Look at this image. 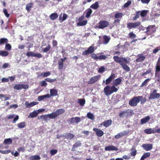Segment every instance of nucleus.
Returning <instances> with one entry per match:
<instances>
[{"label":"nucleus","instance_id":"nucleus-1","mask_svg":"<svg viewBox=\"0 0 160 160\" xmlns=\"http://www.w3.org/2000/svg\"><path fill=\"white\" fill-rule=\"evenodd\" d=\"M118 90V88L112 86H107L104 88V92L107 96L111 95L113 92H116Z\"/></svg>","mask_w":160,"mask_h":160},{"label":"nucleus","instance_id":"nucleus-2","mask_svg":"<svg viewBox=\"0 0 160 160\" xmlns=\"http://www.w3.org/2000/svg\"><path fill=\"white\" fill-rule=\"evenodd\" d=\"M142 96H138L134 97L129 102V104L131 106H135L140 102V100L142 99Z\"/></svg>","mask_w":160,"mask_h":160},{"label":"nucleus","instance_id":"nucleus-3","mask_svg":"<svg viewBox=\"0 0 160 160\" xmlns=\"http://www.w3.org/2000/svg\"><path fill=\"white\" fill-rule=\"evenodd\" d=\"M113 58L116 62L119 63L120 65L122 62H124L126 63H129V61L123 57H119L118 56H114Z\"/></svg>","mask_w":160,"mask_h":160},{"label":"nucleus","instance_id":"nucleus-4","mask_svg":"<svg viewBox=\"0 0 160 160\" xmlns=\"http://www.w3.org/2000/svg\"><path fill=\"white\" fill-rule=\"evenodd\" d=\"M141 22L139 21H137L135 22H129L127 24V28L129 29H130L132 28H136L138 27H140Z\"/></svg>","mask_w":160,"mask_h":160},{"label":"nucleus","instance_id":"nucleus-5","mask_svg":"<svg viewBox=\"0 0 160 160\" xmlns=\"http://www.w3.org/2000/svg\"><path fill=\"white\" fill-rule=\"evenodd\" d=\"M132 112L133 111L132 110H125L120 112L119 114V116L121 118L126 117L132 115Z\"/></svg>","mask_w":160,"mask_h":160},{"label":"nucleus","instance_id":"nucleus-6","mask_svg":"<svg viewBox=\"0 0 160 160\" xmlns=\"http://www.w3.org/2000/svg\"><path fill=\"white\" fill-rule=\"evenodd\" d=\"M50 119H54V118L52 113L44 115H42L40 116L39 119H42L44 121H47Z\"/></svg>","mask_w":160,"mask_h":160},{"label":"nucleus","instance_id":"nucleus-7","mask_svg":"<svg viewBox=\"0 0 160 160\" xmlns=\"http://www.w3.org/2000/svg\"><path fill=\"white\" fill-rule=\"evenodd\" d=\"M160 97V94L157 93L156 90H154L150 94L148 99H156Z\"/></svg>","mask_w":160,"mask_h":160},{"label":"nucleus","instance_id":"nucleus-8","mask_svg":"<svg viewBox=\"0 0 160 160\" xmlns=\"http://www.w3.org/2000/svg\"><path fill=\"white\" fill-rule=\"evenodd\" d=\"M109 25V22L106 21L102 20L98 23V27L100 29H103L107 27Z\"/></svg>","mask_w":160,"mask_h":160},{"label":"nucleus","instance_id":"nucleus-9","mask_svg":"<svg viewBox=\"0 0 160 160\" xmlns=\"http://www.w3.org/2000/svg\"><path fill=\"white\" fill-rule=\"evenodd\" d=\"M28 87L29 85H28L18 84L15 85L13 88L15 89L19 90L22 89H27L28 88Z\"/></svg>","mask_w":160,"mask_h":160},{"label":"nucleus","instance_id":"nucleus-10","mask_svg":"<svg viewBox=\"0 0 160 160\" xmlns=\"http://www.w3.org/2000/svg\"><path fill=\"white\" fill-rule=\"evenodd\" d=\"M65 112V110L63 108L59 109L57 110L56 112H52V114L54 118H57L59 115L62 114Z\"/></svg>","mask_w":160,"mask_h":160},{"label":"nucleus","instance_id":"nucleus-11","mask_svg":"<svg viewBox=\"0 0 160 160\" xmlns=\"http://www.w3.org/2000/svg\"><path fill=\"white\" fill-rule=\"evenodd\" d=\"M100 75H96L92 77L89 81H88V84L94 83L97 82L100 78Z\"/></svg>","mask_w":160,"mask_h":160},{"label":"nucleus","instance_id":"nucleus-12","mask_svg":"<svg viewBox=\"0 0 160 160\" xmlns=\"http://www.w3.org/2000/svg\"><path fill=\"white\" fill-rule=\"evenodd\" d=\"M94 51V49L93 47L91 46L89 47L88 50L83 51L82 54L83 55H87L88 54H91L93 53Z\"/></svg>","mask_w":160,"mask_h":160},{"label":"nucleus","instance_id":"nucleus-13","mask_svg":"<svg viewBox=\"0 0 160 160\" xmlns=\"http://www.w3.org/2000/svg\"><path fill=\"white\" fill-rule=\"evenodd\" d=\"M69 121L71 123H78L80 122L81 118L78 117H72L71 118Z\"/></svg>","mask_w":160,"mask_h":160},{"label":"nucleus","instance_id":"nucleus-14","mask_svg":"<svg viewBox=\"0 0 160 160\" xmlns=\"http://www.w3.org/2000/svg\"><path fill=\"white\" fill-rule=\"evenodd\" d=\"M129 133V132L127 131H124L123 132H121L118 134H117L115 136V138L117 139H119L125 135H127Z\"/></svg>","mask_w":160,"mask_h":160},{"label":"nucleus","instance_id":"nucleus-15","mask_svg":"<svg viewBox=\"0 0 160 160\" xmlns=\"http://www.w3.org/2000/svg\"><path fill=\"white\" fill-rule=\"evenodd\" d=\"M142 147L146 151L151 150L152 148V145L151 144H144L142 145Z\"/></svg>","mask_w":160,"mask_h":160},{"label":"nucleus","instance_id":"nucleus-16","mask_svg":"<svg viewBox=\"0 0 160 160\" xmlns=\"http://www.w3.org/2000/svg\"><path fill=\"white\" fill-rule=\"evenodd\" d=\"M93 130L96 132L97 135L99 137H101L104 134L103 132L100 129L94 128Z\"/></svg>","mask_w":160,"mask_h":160},{"label":"nucleus","instance_id":"nucleus-17","mask_svg":"<svg viewBox=\"0 0 160 160\" xmlns=\"http://www.w3.org/2000/svg\"><path fill=\"white\" fill-rule=\"evenodd\" d=\"M115 78V74L113 73H112L110 76L106 80V85L109 84Z\"/></svg>","mask_w":160,"mask_h":160},{"label":"nucleus","instance_id":"nucleus-18","mask_svg":"<svg viewBox=\"0 0 160 160\" xmlns=\"http://www.w3.org/2000/svg\"><path fill=\"white\" fill-rule=\"evenodd\" d=\"M144 132L147 134L155 133L157 132V130H155L154 128L145 129L144 130Z\"/></svg>","mask_w":160,"mask_h":160},{"label":"nucleus","instance_id":"nucleus-19","mask_svg":"<svg viewBox=\"0 0 160 160\" xmlns=\"http://www.w3.org/2000/svg\"><path fill=\"white\" fill-rule=\"evenodd\" d=\"M118 150L117 148L112 145L106 146L105 148V150L106 151H117Z\"/></svg>","mask_w":160,"mask_h":160},{"label":"nucleus","instance_id":"nucleus-20","mask_svg":"<svg viewBox=\"0 0 160 160\" xmlns=\"http://www.w3.org/2000/svg\"><path fill=\"white\" fill-rule=\"evenodd\" d=\"M137 57L138 58L135 60L137 62H142L145 58V56L142 54H138Z\"/></svg>","mask_w":160,"mask_h":160},{"label":"nucleus","instance_id":"nucleus-21","mask_svg":"<svg viewBox=\"0 0 160 160\" xmlns=\"http://www.w3.org/2000/svg\"><path fill=\"white\" fill-rule=\"evenodd\" d=\"M81 145V143L80 141H78L76 142L73 145L72 148V151H74L76 150V149L78 147H80Z\"/></svg>","mask_w":160,"mask_h":160},{"label":"nucleus","instance_id":"nucleus-22","mask_svg":"<svg viewBox=\"0 0 160 160\" xmlns=\"http://www.w3.org/2000/svg\"><path fill=\"white\" fill-rule=\"evenodd\" d=\"M122 80L120 78H118L114 80L112 82V86L115 87L120 84L122 82Z\"/></svg>","mask_w":160,"mask_h":160},{"label":"nucleus","instance_id":"nucleus-23","mask_svg":"<svg viewBox=\"0 0 160 160\" xmlns=\"http://www.w3.org/2000/svg\"><path fill=\"white\" fill-rule=\"evenodd\" d=\"M62 13H61L59 15V20L60 22H62L64 21H65L67 18L68 15L65 13H64L63 14L62 17Z\"/></svg>","mask_w":160,"mask_h":160},{"label":"nucleus","instance_id":"nucleus-24","mask_svg":"<svg viewBox=\"0 0 160 160\" xmlns=\"http://www.w3.org/2000/svg\"><path fill=\"white\" fill-rule=\"evenodd\" d=\"M38 102H37L33 101L32 102L29 103L28 102H26L25 103V105L27 108H29L33 107L38 104Z\"/></svg>","mask_w":160,"mask_h":160},{"label":"nucleus","instance_id":"nucleus-25","mask_svg":"<svg viewBox=\"0 0 160 160\" xmlns=\"http://www.w3.org/2000/svg\"><path fill=\"white\" fill-rule=\"evenodd\" d=\"M127 63L122 62L121 63L120 65L122 66V68L127 72H129L130 71V68L127 64Z\"/></svg>","mask_w":160,"mask_h":160},{"label":"nucleus","instance_id":"nucleus-26","mask_svg":"<svg viewBox=\"0 0 160 160\" xmlns=\"http://www.w3.org/2000/svg\"><path fill=\"white\" fill-rule=\"evenodd\" d=\"M58 91L55 88L51 89L50 90V97L51 96H55L58 95Z\"/></svg>","mask_w":160,"mask_h":160},{"label":"nucleus","instance_id":"nucleus-27","mask_svg":"<svg viewBox=\"0 0 160 160\" xmlns=\"http://www.w3.org/2000/svg\"><path fill=\"white\" fill-rule=\"evenodd\" d=\"M38 114V112L37 110H34L28 116V118H34L36 117Z\"/></svg>","mask_w":160,"mask_h":160},{"label":"nucleus","instance_id":"nucleus-28","mask_svg":"<svg viewBox=\"0 0 160 160\" xmlns=\"http://www.w3.org/2000/svg\"><path fill=\"white\" fill-rule=\"evenodd\" d=\"M50 98V96L48 94L38 96V101L40 102L44 99L49 98Z\"/></svg>","mask_w":160,"mask_h":160},{"label":"nucleus","instance_id":"nucleus-29","mask_svg":"<svg viewBox=\"0 0 160 160\" xmlns=\"http://www.w3.org/2000/svg\"><path fill=\"white\" fill-rule=\"evenodd\" d=\"M75 136V135L71 133H65L64 136L66 139L71 140Z\"/></svg>","mask_w":160,"mask_h":160},{"label":"nucleus","instance_id":"nucleus-30","mask_svg":"<svg viewBox=\"0 0 160 160\" xmlns=\"http://www.w3.org/2000/svg\"><path fill=\"white\" fill-rule=\"evenodd\" d=\"M150 118L149 116H147L146 117L142 119L141 120V124L142 125L148 122L150 120Z\"/></svg>","mask_w":160,"mask_h":160},{"label":"nucleus","instance_id":"nucleus-31","mask_svg":"<svg viewBox=\"0 0 160 160\" xmlns=\"http://www.w3.org/2000/svg\"><path fill=\"white\" fill-rule=\"evenodd\" d=\"M112 123V120L109 119L105 121L103 123V125L106 127H107L110 126Z\"/></svg>","mask_w":160,"mask_h":160},{"label":"nucleus","instance_id":"nucleus-32","mask_svg":"<svg viewBox=\"0 0 160 160\" xmlns=\"http://www.w3.org/2000/svg\"><path fill=\"white\" fill-rule=\"evenodd\" d=\"M58 17V14L56 13H53L49 16L50 18L52 21L55 20Z\"/></svg>","mask_w":160,"mask_h":160},{"label":"nucleus","instance_id":"nucleus-33","mask_svg":"<svg viewBox=\"0 0 160 160\" xmlns=\"http://www.w3.org/2000/svg\"><path fill=\"white\" fill-rule=\"evenodd\" d=\"M10 98V97H7L6 95L0 94V99H1L2 101H5L9 99Z\"/></svg>","mask_w":160,"mask_h":160},{"label":"nucleus","instance_id":"nucleus-34","mask_svg":"<svg viewBox=\"0 0 160 160\" xmlns=\"http://www.w3.org/2000/svg\"><path fill=\"white\" fill-rule=\"evenodd\" d=\"M99 7L98 3V2H95L94 3L92 4L90 6V8L96 10L98 9Z\"/></svg>","mask_w":160,"mask_h":160},{"label":"nucleus","instance_id":"nucleus-35","mask_svg":"<svg viewBox=\"0 0 160 160\" xmlns=\"http://www.w3.org/2000/svg\"><path fill=\"white\" fill-rule=\"evenodd\" d=\"M33 4L32 3H29L28 4L26 7V9L28 12H29L33 6Z\"/></svg>","mask_w":160,"mask_h":160},{"label":"nucleus","instance_id":"nucleus-36","mask_svg":"<svg viewBox=\"0 0 160 160\" xmlns=\"http://www.w3.org/2000/svg\"><path fill=\"white\" fill-rule=\"evenodd\" d=\"M150 155V153L147 152L145 153L141 157L140 160H144L146 158L149 157Z\"/></svg>","mask_w":160,"mask_h":160},{"label":"nucleus","instance_id":"nucleus-37","mask_svg":"<svg viewBox=\"0 0 160 160\" xmlns=\"http://www.w3.org/2000/svg\"><path fill=\"white\" fill-rule=\"evenodd\" d=\"M103 43L106 44L109 42L110 38L107 36L104 35L103 36Z\"/></svg>","mask_w":160,"mask_h":160},{"label":"nucleus","instance_id":"nucleus-38","mask_svg":"<svg viewBox=\"0 0 160 160\" xmlns=\"http://www.w3.org/2000/svg\"><path fill=\"white\" fill-rule=\"evenodd\" d=\"M12 140L11 138L5 139L4 140V143L5 144H10L12 143Z\"/></svg>","mask_w":160,"mask_h":160},{"label":"nucleus","instance_id":"nucleus-39","mask_svg":"<svg viewBox=\"0 0 160 160\" xmlns=\"http://www.w3.org/2000/svg\"><path fill=\"white\" fill-rule=\"evenodd\" d=\"M40 159V157L38 155L32 156L29 158V160H39Z\"/></svg>","mask_w":160,"mask_h":160},{"label":"nucleus","instance_id":"nucleus-40","mask_svg":"<svg viewBox=\"0 0 160 160\" xmlns=\"http://www.w3.org/2000/svg\"><path fill=\"white\" fill-rule=\"evenodd\" d=\"M92 11L90 8L88 9L86 11V14L85 17L86 18H89L92 13Z\"/></svg>","mask_w":160,"mask_h":160},{"label":"nucleus","instance_id":"nucleus-41","mask_svg":"<svg viewBox=\"0 0 160 160\" xmlns=\"http://www.w3.org/2000/svg\"><path fill=\"white\" fill-rule=\"evenodd\" d=\"M137 154V151L135 148H132L131 149L130 154L131 156L135 157Z\"/></svg>","mask_w":160,"mask_h":160},{"label":"nucleus","instance_id":"nucleus-42","mask_svg":"<svg viewBox=\"0 0 160 160\" xmlns=\"http://www.w3.org/2000/svg\"><path fill=\"white\" fill-rule=\"evenodd\" d=\"M9 54L8 52L5 51H0V56L2 57H6Z\"/></svg>","mask_w":160,"mask_h":160},{"label":"nucleus","instance_id":"nucleus-43","mask_svg":"<svg viewBox=\"0 0 160 160\" xmlns=\"http://www.w3.org/2000/svg\"><path fill=\"white\" fill-rule=\"evenodd\" d=\"M26 126V123L24 122H21L17 124V126L19 128H24Z\"/></svg>","mask_w":160,"mask_h":160},{"label":"nucleus","instance_id":"nucleus-44","mask_svg":"<svg viewBox=\"0 0 160 160\" xmlns=\"http://www.w3.org/2000/svg\"><path fill=\"white\" fill-rule=\"evenodd\" d=\"M78 102L81 106H83L85 103V100L84 99H79L78 100Z\"/></svg>","mask_w":160,"mask_h":160},{"label":"nucleus","instance_id":"nucleus-45","mask_svg":"<svg viewBox=\"0 0 160 160\" xmlns=\"http://www.w3.org/2000/svg\"><path fill=\"white\" fill-rule=\"evenodd\" d=\"M87 118L93 120L94 119L95 117L94 115L90 112H88L87 114Z\"/></svg>","mask_w":160,"mask_h":160},{"label":"nucleus","instance_id":"nucleus-46","mask_svg":"<svg viewBox=\"0 0 160 160\" xmlns=\"http://www.w3.org/2000/svg\"><path fill=\"white\" fill-rule=\"evenodd\" d=\"M123 14L122 12L117 13L115 15L114 18H122V17Z\"/></svg>","mask_w":160,"mask_h":160},{"label":"nucleus","instance_id":"nucleus-47","mask_svg":"<svg viewBox=\"0 0 160 160\" xmlns=\"http://www.w3.org/2000/svg\"><path fill=\"white\" fill-rule=\"evenodd\" d=\"M150 78H148L145 80L142 83L141 85V87H143L144 86H146L147 84V83L151 80Z\"/></svg>","mask_w":160,"mask_h":160},{"label":"nucleus","instance_id":"nucleus-48","mask_svg":"<svg viewBox=\"0 0 160 160\" xmlns=\"http://www.w3.org/2000/svg\"><path fill=\"white\" fill-rule=\"evenodd\" d=\"M8 42V39L6 38H1L0 39V43L1 44L4 43H7Z\"/></svg>","mask_w":160,"mask_h":160},{"label":"nucleus","instance_id":"nucleus-49","mask_svg":"<svg viewBox=\"0 0 160 160\" xmlns=\"http://www.w3.org/2000/svg\"><path fill=\"white\" fill-rule=\"evenodd\" d=\"M87 23V21L86 20L83 21L82 22H80L77 23V25L79 26H83L85 25Z\"/></svg>","mask_w":160,"mask_h":160},{"label":"nucleus","instance_id":"nucleus-50","mask_svg":"<svg viewBox=\"0 0 160 160\" xmlns=\"http://www.w3.org/2000/svg\"><path fill=\"white\" fill-rule=\"evenodd\" d=\"M129 37L131 39H134L136 38V35L133 33V32H131L129 33Z\"/></svg>","mask_w":160,"mask_h":160},{"label":"nucleus","instance_id":"nucleus-51","mask_svg":"<svg viewBox=\"0 0 160 160\" xmlns=\"http://www.w3.org/2000/svg\"><path fill=\"white\" fill-rule=\"evenodd\" d=\"M58 68L59 69H62L63 65V62L60 60L58 61Z\"/></svg>","mask_w":160,"mask_h":160},{"label":"nucleus","instance_id":"nucleus-52","mask_svg":"<svg viewBox=\"0 0 160 160\" xmlns=\"http://www.w3.org/2000/svg\"><path fill=\"white\" fill-rule=\"evenodd\" d=\"M147 10H144L141 11L140 13L141 16L142 17L145 16L147 14Z\"/></svg>","mask_w":160,"mask_h":160},{"label":"nucleus","instance_id":"nucleus-53","mask_svg":"<svg viewBox=\"0 0 160 160\" xmlns=\"http://www.w3.org/2000/svg\"><path fill=\"white\" fill-rule=\"evenodd\" d=\"M50 48V46L49 44L48 45V46L45 48H42V51L45 52H46L49 51Z\"/></svg>","mask_w":160,"mask_h":160},{"label":"nucleus","instance_id":"nucleus-54","mask_svg":"<svg viewBox=\"0 0 160 160\" xmlns=\"http://www.w3.org/2000/svg\"><path fill=\"white\" fill-rule=\"evenodd\" d=\"M46 81L49 82H53L55 81L56 80V79H51L49 78H47L45 79Z\"/></svg>","mask_w":160,"mask_h":160},{"label":"nucleus","instance_id":"nucleus-55","mask_svg":"<svg viewBox=\"0 0 160 160\" xmlns=\"http://www.w3.org/2000/svg\"><path fill=\"white\" fill-rule=\"evenodd\" d=\"M35 53L32 52H28L27 54L26 55L28 57H34Z\"/></svg>","mask_w":160,"mask_h":160},{"label":"nucleus","instance_id":"nucleus-56","mask_svg":"<svg viewBox=\"0 0 160 160\" xmlns=\"http://www.w3.org/2000/svg\"><path fill=\"white\" fill-rule=\"evenodd\" d=\"M105 70V69L103 66H101L98 70V72L100 73L103 72Z\"/></svg>","mask_w":160,"mask_h":160},{"label":"nucleus","instance_id":"nucleus-57","mask_svg":"<svg viewBox=\"0 0 160 160\" xmlns=\"http://www.w3.org/2000/svg\"><path fill=\"white\" fill-rule=\"evenodd\" d=\"M11 45L9 43H6L5 45V49L7 50H10L11 49Z\"/></svg>","mask_w":160,"mask_h":160},{"label":"nucleus","instance_id":"nucleus-58","mask_svg":"<svg viewBox=\"0 0 160 160\" xmlns=\"http://www.w3.org/2000/svg\"><path fill=\"white\" fill-rule=\"evenodd\" d=\"M131 3V1L130 0H128L127 2L125 3L124 5V8L128 7Z\"/></svg>","mask_w":160,"mask_h":160},{"label":"nucleus","instance_id":"nucleus-59","mask_svg":"<svg viewBox=\"0 0 160 160\" xmlns=\"http://www.w3.org/2000/svg\"><path fill=\"white\" fill-rule=\"evenodd\" d=\"M58 152V151L56 149H52L50 151V154L51 155H54L56 154Z\"/></svg>","mask_w":160,"mask_h":160},{"label":"nucleus","instance_id":"nucleus-60","mask_svg":"<svg viewBox=\"0 0 160 160\" xmlns=\"http://www.w3.org/2000/svg\"><path fill=\"white\" fill-rule=\"evenodd\" d=\"M3 12L7 18H8L9 16V14L8 13L6 9L4 8L3 9Z\"/></svg>","mask_w":160,"mask_h":160},{"label":"nucleus","instance_id":"nucleus-61","mask_svg":"<svg viewBox=\"0 0 160 160\" xmlns=\"http://www.w3.org/2000/svg\"><path fill=\"white\" fill-rule=\"evenodd\" d=\"M18 119L19 116L18 115H15V117L14 118V119L12 121V123H15Z\"/></svg>","mask_w":160,"mask_h":160},{"label":"nucleus","instance_id":"nucleus-62","mask_svg":"<svg viewBox=\"0 0 160 160\" xmlns=\"http://www.w3.org/2000/svg\"><path fill=\"white\" fill-rule=\"evenodd\" d=\"M10 152H11L10 150H7L6 151L0 150V152L3 154H8Z\"/></svg>","mask_w":160,"mask_h":160},{"label":"nucleus","instance_id":"nucleus-63","mask_svg":"<svg viewBox=\"0 0 160 160\" xmlns=\"http://www.w3.org/2000/svg\"><path fill=\"white\" fill-rule=\"evenodd\" d=\"M106 57L105 55H100L98 56V59L100 60H105Z\"/></svg>","mask_w":160,"mask_h":160},{"label":"nucleus","instance_id":"nucleus-64","mask_svg":"<svg viewBox=\"0 0 160 160\" xmlns=\"http://www.w3.org/2000/svg\"><path fill=\"white\" fill-rule=\"evenodd\" d=\"M47 83L45 81H42L40 82V85L41 86H46L47 85Z\"/></svg>","mask_w":160,"mask_h":160}]
</instances>
